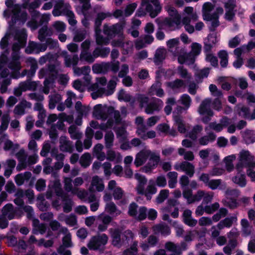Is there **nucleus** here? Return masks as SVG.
<instances>
[{
	"label": "nucleus",
	"mask_w": 255,
	"mask_h": 255,
	"mask_svg": "<svg viewBox=\"0 0 255 255\" xmlns=\"http://www.w3.org/2000/svg\"><path fill=\"white\" fill-rule=\"evenodd\" d=\"M222 181L220 179H211L207 186L212 190H216L217 189H222L225 187V184H222Z\"/></svg>",
	"instance_id": "0e129e2a"
},
{
	"label": "nucleus",
	"mask_w": 255,
	"mask_h": 255,
	"mask_svg": "<svg viewBox=\"0 0 255 255\" xmlns=\"http://www.w3.org/2000/svg\"><path fill=\"white\" fill-rule=\"evenodd\" d=\"M118 79L117 77H114L107 84V79L105 77L97 78L96 83L88 86V90L92 91V98L95 100L103 96H110L112 95L117 86Z\"/></svg>",
	"instance_id": "f03ea898"
},
{
	"label": "nucleus",
	"mask_w": 255,
	"mask_h": 255,
	"mask_svg": "<svg viewBox=\"0 0 255 255\" xmlns=\"http://www.w3.org/2000/svg\"><path fill=\"white\" fill-rule=\"evenodd\" d=\"M93 116L96 119L103 121H106L109 116H111L114 119V124H119L121 122L119 111H115L113 108L102 104H98L94 107Z\"/></svg>",
	"instance_id": "7ed1b4c3"
},
{
	"label": "nucleus",
	"mask_w": 255,
	"mask_h": 255,
	"mask_svg": "<svg viewBox=\"0 0 255 255\" xmlns=\"http://www.w3.org/2000/svg\"><path fill=\"white\" fill-rule=\"evenodd\" d=\"M46 50V45L41 43H37L34 41H30L28 46L25 49L27 54H38L41 52H44Z\"/></svg>",
	"instance_id": "5701e85b"
},
{
	"label": "nucleus",
	"mask_w": 255,
	"mask_h": 255,
	"mask_svg": "<svg viewBox=\"0 0 255 255\" xmlns=\"http://www.w3.org/2000/svg\"><path fill=\"white\" fill-rule=\"evenodd\" d=\"M192 211L190 210H185L183 213V221L189 227H194L197 224V220L193 218Z\"/></svg>",
	"instance_id": "a19ab883"
},
{
	"label": "nucleus",
	"mask_w": 255,
	"mask_h": 255,
	"mask_svg": "<svg viewBox=\"0 0 255 255\" xmlns=\"http://www.w3.org/2000/svg\"><path fill=\"white\" fill-rule=\"evenodd\" d=\"M79 60V56L77 54L73 56L66 55L64 57V63L67 67L72 66L73 68L76 67Z\"/></svg>",
	"instance_id": "8fccbe9b"
},
{
	"label": "nucleus",
	"mask_w": 255,
	"mask_h": 255,
	"mask_svg": "<svg viewBox=\"0 0 255 255\" xmlns=\"http://www.w3.org/2000/svg\"><path fill=\"white\" fill-rule=\"evenodd\" d=\"M147 129L146 127L140 128L138 130H136V133L143 140H146L148 138H153L156 136V132L154 130H149L146 132Z\"/></svg>",
	"instance_id": "79ce46f5"
},
{
	"label": "nucleus",
	"mask_w": 255,
	"mask_h": 255,
	"mask_svg": "<svg viewBox=\"0 0 255 255\" xmlns=\"http://www.w3.org/2000/svg\"><path fill=\"white\" fill-rule=\"evenodd\" d=\"M31 107V103L25 100H22L15 107L13 113L16 116H21L25 114V109L26 108L30 109Z\"/></svg>",
	"instance_id": "c9c22d12"
},
{
	"label": "nucleus",
	"mask_w": 255,
	"mask_h": 255,
	"mask_svg": "<svg viewBox=\"0 0 255 255\" xmlns=\"http://www.w3.org/2000/svg\"><path fill=\"white\" fill-rule=\"evenodd\" d=\"M62 96L56 92L51 93L49 96V108L53 110L55 109L57 104L62 101Z\"/></svg>",
	"instance_id": "c03bdc74"
},
{
	"label": "nucleus",
	"mask_w": 255,
	"mask_h": 255,
	"mask_svg": "<svg viewBox=\"0 0 255 255\" xmlns=\"http://www.w3.org/2000/svg\"><path fill=\"white\" fill-rule=\"evenodd\" d=\"M202 46L198 43H193L191 45V50L189 53L186 52L185 49L182 50L183 54L178 58V62L180 64L186 63L188 65L193 64L197 56L201 51Z\"/></svg>",
	"instance_id": "9d476101"
},
{
	"label": "nucleus",
	"mask_w": 255,
	"mask_h": 255,
	"mask_svg": "<svg viewBox=\"0 0 255 255\" xmlns=\"http://www.w3.org/2000/svg\"><path fill=\"white\" fill-rule=\"evenodd\" d=\"M90 125L91 128L101 129L106 130L108 128H111L114 125V121L112 118H109L106 123L99 125L98 122L92 121L90 122Z\"/></svg>",
	"instance_id": "4c0bfd02"
},
{
	"label": "nucleus",
	"mask_w": 255,
	"mask_h": 255,
	"mask_svg": "<svg viewBox=\"0 0 255 255\" xmlns=\"http://www.w3.org/2000/svg\"><path fill=\"white\" fill-rule=\"evenodd\" d=\"M151 151L148 149H143L139 151L135 156L134 163L136 167L143 165L150 156Z\"/></svg>",
	"instance_id": "cd10ccee"
},
{
	"label": "nucleus",
	"mask_w": 255,
	"mask_h": 255,
	"mask_svg": "<svg viewBox=\"0 0 255 255\" xmlns=\"http://www.w3.org/2000/svg\"><path fill=\"white\" fill-rule=\"evenodd\" d=\"M61 231L63 234H65L62 239L63 246L67 248L71 247L72 246L71 235L69 232L67 228L63 227L61 228Z\"/></svg>",
	"instance_id": "603ef678"
},
{
	"label": "nucleus",
	"mask_w": 255,
	"mask_h": 255,
	"mask_svg": "<svg viewBox=\"0 0 255 255\" xmlns=\"http://www.w3.org/2000/svg\"><path fill=\"white\" fill-rule=\"evenodd\" d=\"M166 86L173 91L183 92L186 87V84L183 80L176 79L174 81L166 83Z\"/></svg>",
	"instance_id": "f704fd0d"
},
{
	"label": "nucleus",
	"mask_w": 255,
	"mask_h": 255,
	"mask_svg": "<svg viewBox=\"0 0 255 255\" xmlns=\"http://www.w3.org/2000/svg\"><path fill=\"white\" fill-rule=\"evenodd\" d=\"M161 9V6L158 0H142L141 6L137 11L136 15L142 16L148 13L151 17L154 18L160 12Z\"/></svg>",
	"instance_id": "0eeeda50"
},
{
	"label": "nucleus",
	"mask_w": 255,
	"mask_h": 255,
	"mask_svg": "<svg viewBox=\"0 0 255 255\" xmlns=\"http://www.w3.org/2000/svg\"><path fill=\"white\" fill-rule=\"evenodd\" d=\"M111 45L113 47H121L122 53L125 55L131 52L133 50V44L132 42L130 40H124L123 36L117 40H113Z\"/></svg>",
	"instance_id": "2eb2a0df"
},
{
	"label": "nucleus",
	"mask_w": 255,
	"mask_h": 255,
	"mask_svg": "<svg viewBox=\"0 0 255 255\" xmlns=\"http://www.w3.org/2000/svg\"><path fill=\"white\" fill-rule=\"evenodd\" d=\"M228 123L226 117H225L220 120V123H217L216 122H212L210 123L209 126L205 128V130L207 131L209 130V128H210L216 132H220L224 128H227Z\"/></svg>",
	"instance_id": "2f4dec72"
},
{
	"label": "nucleus",
	"mask_w": 255,
	"mask_h": 255,
	"mask_svg": "<svg viewBox=\"0 0 255 255\" xmlns=\"http://www.w3.org/2000/svg\"><path fill=\"white\" fill-rule=\"evenodd\" d=\"M212 100L210 98H207L204 100L199 108V112L201 115H206L208 117H204L202 121L204 123H207L210 120V117L213 116V112L210 109Z\"/></svg>",
	"instance_id": "dca6fc26"
},
{
	"label": "nucleus",
	"mask_w": 255,
	"mask_h": 255,
	"mask_svg": "<svg viewBox=\"0 0 255 255\" xmlns=\"http://www.w3.org/2000/svg\"><path fill=\"white\" fill-rule=\"evenodd\" d=\"M137 99L139 103L140 107H145L144 111L148 115L158 112L163 106V101L155 97L152 98L149 102L148 97L143 95H138Z\"/></svg>",
	"instance_id": "423d86ee"
},
{
	"label": "nucleus",
	"mask_w": 255,
	"mask_h": 255,
	"mask_svg": "<svg viewBox=\"0 0 255 255\" xmlns=\"http://www.w3.org/2000/svg\"><path fill=\"white\" fill-rule=\"evenodd\" d=\"M19 85L23 92L26 91H34L37 87L36 83L35 82L29 81L21 82Z\"/></svg>",
	"instance_id": "e2e57ef3"
},
{
	"label": "nucleus",
	"mask_w": 255,
	"mask_h": 255,
	"mask_svg": "<svg viewBox=\"0 0 255 255\" xmlns=\"http://www.w3.org/2000/svg\"><path fill=\"white\" fill-rule=\"evenodd\" d=\"M255 167V158L249 150H242L239 154V161L236 165L237 171H242L245 167Z\"/></svg>",
	"instance_id": "1a4fd4ad"
},
{
	"label": "nucleus",
	"mask_w": 255,
	"mask_h": 255,
	"mask_svg": "<svg viewBox=\"0 0 255 255\" xmlns=\"http://www.w3.org/2000/svg\"><path fill=\"white\" fill-rule=\"evenodd\" d=\"M118 99L120 101H125L126 102H130L132 105L135 103V99L133 98L129 94L127 93L124 90H121L118 94Z\"/></svg>",
	"instance_id": "6e6d98bb"
},
{
	"label": "nucleus",
	"mask_w": 255,
	"mask_h": 255,
	"mask_svg": "<svg viewBox=\"0 0 255 255\" xmlns=\"http://www.w3.org/2000/svg\"><path fill=\"white\" fill-rule=\"evenodd\" d=\"M148 159V161L147 163L142 168L143 171L145 173L150 172L157 166L159 161L160 157L158 155L151 151Z\"/></svg>",
	"instance_id": "4be33fe9"
},
{
	"label": "nucleus",
	"mask_w": 255,
	"mask_h": 255,
	"mask_svg": "<svg viewBox=\"0 0 255 255\" xmlns=\"http://www.w3.org/2000/svg\"><path fill=\"white\" fill-rule=\"evenodd\" d=\"M53 33V31L51 28H49L47 26H43L41 27L38 32V39L41 42H44L46 37L50 36Z\"/></svg>",
	"instance_id": "864d4df0"
},
{
	"label": "nucleus",
	"mask_w": 255,
	"mask_h": 255,
	"mask_svg": "<svg viewBox=\"0 0 255 255\" xmlns=\"http://www.w3.org/2000/svg\"><path fill=\"white\" fill-rule=\"evenodd\" d=\"M237 221V218L236 216L226 218L218 224V228L219 230H222L225 228H230L232 226L233 223Z\"/></svg>",
	"instance_id": "09e8293b"
},
{
	"label": "nucleus",
	"mask_w": 255,
	"mask_h": 255,
	"mask_svg": "<svg viewBox=\"0 0 255 255\" xmlns=\"http://www.w3.org/2000/svg\"><path fill=\"white\" fill-rule=\"evenodd\" d=\"M4 168V176L8 178L13 172L16 166V161L12 159H8L2 162Z\"/></svg>",
	"instance_id": "473e14b6"
},
{
	"label": "nucleus",
	"mask_w": 255,
	"mask_h": 255,
	"mask_svg": "<svg viewBox=\"0 0 255 255\" xmlns=\"http://www.w3.org/2000/svg\"><path fill=\"white\" fill-rule=\"evenodd\" d=\"M183 17L181 24L184 26L185 30L189 33H192L195 30L194 27L190 24L191 21L197 20L198 16L194 8L192 6H186L183 11Z\"/></svg>",
	"instance_id": "6e6552de"
},
{
	"label": "nucleus",
	"mask_w": 255,
	"mask_h": 255,
	"mask_svg": "<svg viewBox=\"0 0 255 255\" xmlns=\"http://www.w3.org/2000/svg\"><path fill=\"white\" fill-rule=\"evenodd\" d=\"M241 230L244 236H248L251 235L253 227L249 221L246 219H243L241 222Z\"/></svg>",
	"instance_id": "4d7b16f0"
},
{
	"label": "nucleus",
	"mask_w": 255,
	"mask_h": 255,
	"mask_svg": "<svg viewBox=\"0 0 255 255\" xmlns=\"http://www.w3.org/2000/svg\"><path fill=\"white\" fill-rule=\"evenodd\" d=\"M218 56L220 60V65L222 68H226L228 64L229 55L227 51L220 50L218 53Z\"/></svg>",
	"instance_id": "bf43d9fd"
},
{
	"label": "nucleus",
	"mask_w": 255,
	"mask_h": 255,
	"mask_svg": "<svg viewBox=\"0 0 255 255\" xmlns=\"http://www.w3.org/2000/svg\"><path fill=\"white\" fill-rule=\"evenodd\" d=\"M112 220V217L108 215L102 213L99 215L97 217L98 231L102 232L107 230L108 226Z\"/></svg>",
	"instance_id": "b1692460"
},
{
	"label": "nucleus",
	"mask_w": 255,
	"mask_h": 255,
	"mask_svg": "<svg viewBox=\"0 0 255 255\" xmlns=\"http://www.w3.org/2000/svg\"><path fill=\"white\" fill-rule=\"evenodd\" d=\"M124 26V24L122 23H117L112 25L105 24L103 26V32L110 39L116 35H119L121 37L123 36Z\"/></svg>",
	"instance_id": "ddd939ff"
},
{
	"label": "nucleus",
	"mask_w": 255,
	"mask_h": 255,
	"mask_svg": "<svg viewBox=\"0 0 255 255\" xmlns=\"http://www.w3.org/2000/svg\"><path fill=\"white\" fill-rule=\"evenodd\" d=\"M105 211L111 215H115L116 216L119 215L121 213V211L117 208L115 204L112 202L106 203Z\"/></svg>",
	"instance_id": "052dcab7"
},
{
	"label": "nucleus",
	"mask_w": 255,
	"mask_h": 255,
	"mask_svg": "<svg viewBox=\"0 0 255 255\" xmlns=\"http://www.w3.org/2000/svg\"><path fill=\"white\" fill-rule=\"evenodd\" d=\"M107 159L111 161H115L118 163L122 160V157L119 152L109 149L107 152Z\"/></svg>",
	"instance_id": "69168bd1"
},
{
	"label": "nucleus",
	"mask_w": 255,
	"mask_h": 255,
	"mask_svg": "<svg viewBox=\"0 0 255 255\" xmlns=\"http://www.w3.org/2000/svg\"><path fill=\"white\" fill-rule=\"evenodd\" d=\"M111 51L109 47L98 46L96 47L92 53V58H90L89 63H93L98 57L102 58H107Z\"/></svg>",
	"instance_id": "412c9836"
},
{
	"label": "nucleus",
	"mask_w": 255,
	"mask_h": 255,
	"mask_svg": "<svg viewBox=\"0 0 255 255\" xmlns=\"http://www.w3.org/2000/svg\"><path fill=\"white\" fill-rule=\"evenodd\" d=\"M73 195H76L77 197L85 201L88 200L89 202H92L96 201L95 195L91 192L89 195L88 193L85 190H80L78 188H74V190L72 193Z\"/></svg>",
	"instance_id": "393cba45"
},
{
	"label": "nucleus",
	"mask_w": 255,
	"mask_h": 255,
	"mask_svg": "<svg viewBox=\"0 0 255 255\" xmlns=\"http://www.w3.org/2000/svg\"><path fill=\"white\" fill-rule=\"evenodd\" d=\"M166 44L169 51L171 52L175 56L178 57V59L183 54L182 50L184 48L181 47L179 45V39L178 38H173L166 42Z\"/></svg>",
	"instance_id": "f3484780"
},
{
	"label": "nucleus",
	"mask_w": 255,
	"mask_h": 255,
	"mask_svg": "<svg viewBox=\"0 0 255 255\" xmlns=\"http://www.w3.org/2000/svg\"><path fill=\"white\" fill-rule=\"evenodd\" d=\"M91 42L89 39H86L81 44V52L80 54V59L81 61H84L89 63L90 58H92V53L90 51Z\"/></svg>",
	"instance_id": "6ab92c4d"
},
{
	"label": "nucleus",
	"mask_w": 255,
	"mask_h": 255,
	"mask_svg": "<svg viewBox=\"0 0 255 255\" xmlns=\"http://www.w3.org/2000/svg\"><path fill=\"white\" fill-rule=\"evenodd\" d=\"M59 197H61L63 203V211L67 213L70 212L73 206L72 200L65 194H63L62 196H59Z\"/></svg>",
	"instance_id": "de8ad7c7"
},
{
	"label": "nucleus",
	"mask_w": 255,
	"mask_h": 255,
	"mask_svg": "<svg viewBox=\"0 0 255 255\" xmlns=\"http://www.w3.org/2000/svg\"><path fill=\"white\" fill-rule=\"evenodd\" d=\"M183 196L187 200L188 204L199 202L203 199L202 203L208 204L213 200L214 193L211 191H205L199 190L195 194H193L191 189L185 188L183 191Z\"/></svg>",
	"instance_id": "20e7f679"
},
{
	"label": "nucleus",
	"mask_w": 255,
	"mask_h": 255,
	"mask_svg": "<svg viewBox=\"0 0 255 255\" xmlns=\"http://www.w3.org/2000/svg\"><path fill=\"white\" fill-rule=\"evenodd\" d=\"M105 186L103 179L98 176H94L92 177L91 185L89 188L90 192H94L95 191L101 192L104 190Z\"/></svg>",
	"instance_id": "bb28decb"
},
{
	"label": "nucleus",
	"mask_w": 255,
	"mask_h": 255,
	"mask_svg": "<svg viewBox=\"0 0 255 255\" xmlns=\"http://www.w3.org/2000/svg\"><path fill=\"white\" fill-rule=\"evenodd\" d=\"M59 148L63 152L71 153L73 151V142L67 136H61L59 138Z\"/></svg>",
	"instance_id": "c756f323"
},
{
	"label": "nucleus",
	"mask_w": 255,
	"mask_h": 255,
	"mask_svg": "<svg viewBox=\"0 0 255 255\" xmlns=\"http://www.w3.org/2000/svg\"><path fill=\"white\" fill-rule=\"evenodd\" d=\"M112 244L114 246L120 247L121 246V231L119 229L111 230Z\"/></svg>",
	"instance_id": "3c124183"
},
{
	"label": "nucleus",
	"mask_w": 255,
	"mask_h": 255,
	"mask_svg": "<svg viewBox=\"0 0 255 255\" xmlns=\"http://www.w3.org/2000/svg\"><path fill=\"white\" fill-rule=\"evenodd\" d=\"M57 71L56 69V67L54 65L51 64L49 65L47 67L41 68L38 72V76L39 78H43L44 77L48 76H51V77H49V79H53L55 75L57 74Z\"/></svg>",
	"instance_id": "c85d7f7f"
},
{
	"label": "nucleus",
	"mask_w": 255,
	"mask_h": 255,
	"mask_svg": "<svg viewBox=\"0 0 255 255\" xmlns=\"http://www.w3.org/2000/svg\"><path fill=\"white\" fill-rule=\"evenodd\" d=\"M223 3L226 10L225 18L226 20L231 21L235 15L234 9L236 7V0H223Z\"/></svg>",
	"instance_id": "aec40b11"
},
{
	"label": "nucleus",
	"mask_w": 255,
	"mask_h": 255,
	"mask_svg": "<svg viewBox=\"0 0 255 255\" xmlns=\"http://www.w3.org/2000/svg\"><path fill=\"white\" fill-rule=\"evenodd\" d=\"M177 74L180 78L186 79L188 81L190 80L192 78L191 73H189L187 70L184 68L183 66H179L177 67Z\"/></svg>",
	"instance_id": "774afa93"
},
{
	"label": "nucleus",
	"mask_w": 255,
	"mask_h": 255,
	"mask_svg": "<svg viewBox=\"0 0 255 255\" xmlns=\"http://www.w3.org/2000/svg\"><path fill=\"white\" fill-rule=\"evenodd\" d=\"M237 175L232 177V180L234 183L238 184L239 186L244 187L247 184L244 172L243 170L242 171H237Z\"/></svg>",
	"instance_id": "49530a36"
},
{
	"label": "nucleus",
	"mask_w": 255,
	"mask_h": 255,
	"mask_svg": "<svg viewBox=\"0 0 255 255\" xmlns=\"http://www.w3.org/2000/svg\"><path fill=\"white\" fill-rule=\"evenodd\" d=\"M214 8L213 5L209 2H205L202 7V12L203 14V19L204 20H211L214 17H216L217 13L212 12Z\"/></svg>",
	"instance_id": "72a5a7b5"
},
{
	"label": "nucleus",
	"mask_w": 255,
	"mask_h": 255,
	"mask_svg": "<svg viewBox=\"0 0 255 255\" xmlns=\"http://www.w3.org/2000/svg\"><path fill=\"white\" fill-rule=\"evenodd\" d=\"M134 178L138 181L136 187V190L138 194L144 195L146 199L150 200L152 198V195L157 192V189L154 184L153 180H150L148 185L146 189H144V186L147 182V179L144 176L139 173H136L134 175Z\"/></svg>",
	"instance_id": "39448f33"
},
{
	"label": "nucleus",
	"mask_w": 255,
	"mask_h": 255,
	"mask_svg": "<svg viewBox=\"0 0 255 255\" xmlns=\"http://www.w3.org/2000/svg\"><path fill=\"white\" fill-rule=\"evenodd\" d=\"M242 135L246 143L250 144L255 142V132L254 130L246 129L243 132Z\"/></svg>",
	"instance_id": "5fc2aeb1"
},
{
	"label": "nucleus",
	"mask_w": 255,
	"mask_h": 255,
	"mask_svg": "<svg viewBox=\"0 0 255 255\" xmlns=\"http://www.w3.org/2000/svg\"><path fill=\"white\" fill-rule=\"evenodd\" d=\"M30 172L26 171L24 173L17 174L14 177V181L17 186H21L25 182L28 181L31 177Z\"/></svg>",
	"instance_id": "a18cd8bd"
},
{
	"label": "nucleus",
	"mask_w": 255,
	"mask_h": 255,
	"mask_svg": "<svg viewBox=\"0 0 255 255\" xmlns=\"http://www.w3.org/2000/svg\"><path fill=\"white\" fill-rule=\"evenodd\" d=\"M5 4L8 7H12L13 14L11 17L12 23H15L17 21L20 20L24 22L27 18V13L25 11H21V6L18 4H14V0H6Z\"/></svg>",
	"instance_id": "9b49d317"
},
{
	"label": "nucleus",
	"mask_w": 255,
	"mask_h": 255,
	"mask_svg": "<svg viewBox=\"0 0 255 255\" xmlns=\"http://www.w3.org/2000/svg\"><path fill=\"white\" fill-rule=\"evenodd\" d=\"M96 42L98 45H108L110 40L109 37H104L101 34L100 27H95Z\"/></svg>",
	"instance_id": "37998d69"
},
{
	"label": "nucleus",
	"mask_w": 255,
	"mask_h": 255,
	"mask_svg": "<svg viewBox=\"0 0 255 255\" xmlns=\"http://www.w3.org/2000/svg\"><path fill=\"white\" fill-rule=\"evenodd\" d=\"M178 102L185 109H188L191 105V98L187 94H182L179 98Z\"/></svg>",
	"instance_id": "338daca9"
},
{
	"label": "nucleus",
	"mask_w": 255,
	"mask_h": 255,
	"mask_svg": "<svg viewBox=\"0 0 255 255\" xmlns=\"http://www.w3.org/2000/svg\"><path fill=\"white\" fill-rule=\"evenodd\" d=\"M174 168L177 171L185 172L190 177H193L195 173L194 166L191 163L186 161L176 163Z\"/></svg>",
	"instance_id": "a211bd4d"
},
{
	"label": "nucleus",
	"mask_w": 255,
	"mask_h": 255,
	"mask_svg": "<svg viewBox=\"0 0 255 255\" xmlns=\"http://www.w3.org/2000/svg\"><path fill=\"white\" fill-rule=\"evenodd\" d=\"M112 14L109 12H102L97 14L95 21V27H100L102 21L107 18L110 17Z\"/></svg>",
	"instance_id": "13d9d810"
},
{
	"label": "nucleus",
	"mask_w": 255,
	"mask_h": 255,
	"mask_svg": "<svg viewBox=\"0 0 255 255\" xmlns=\"http://www.w3.org/2000/svg\"><path fill=\"white\" fill-rule=\"evenodd\" d=\"M148 93L150 95H156L160 98L164 95V91L161 88V83L158 80H156L151 86Z\"/></svg>",
	"instance_id": "ea45409f"
},
{
	"label": "nucleus",
	"mask_w": 255,
	"mask_h": 255,
	"mask_svg": "<svg viewBox=\"0 0 255 255\" xmlns=\"http://www.w3.org/2000/svg\"><path fill=\"white\" fill-rule=\"evenodd\" d=\"M1 217L10 220L18 218L21 216L20 211L18 208H15L11 204L8 203L4 206L1 210Z\"/></svg>",
	"instance_id": "4468645a"
},
{
	"label": "nucleus",
	"mask_w": 255,
	"mask_h": 255,
	"mask_svg": "<svg viewBox=\"0 0 255 255\" xmlns=\"http://www.w3.org/2000/svg\"><path fill=\"white\" fill-rule=\"evenodd\" d=\"M110 70V62L96 63L92 66V71L95 74H105Z\"/></svg>",
	"instance_id": "58836bf2"
},
{
	"label": "nucleus",
	"mask_w": 255,
	"mask_h": 255,
	"mask_svg": "<svg viewBox=\"0 0 255 255\" xmlns=\"http://www.w3.org/2000/svg\"><path fill=\"white\" fill-rule=\"evenodd\" d=\"M173 120L178 131L182 133H185L186 129L182 118L179 115H175L173 116Z\"/></svg>",
	"instance_id": "680f3d73"
},
{
	"label": "nucleus",
	"mask_w": 255,
	"mask_h": 255,
	"mask_svg": "<svg viewBox=\"0 0 255 255\" xmlns=\"http://www.w3.org/2000/svg\"><path fill=\"white\" fill-rule=\"evenodd\" d=\"M219 41V38L216 32L210 33L204 42V51L211 52L214 45Z\"/></svg>",
	"instance_id": "7c9ffc66"
},
{
	"label": "nucleus",
	"mask_w": 255,
	"mask_h": 255,
	"mask_svg": "<svg viewBox=\"0 0 255 255\" xmlns=\"http://www.w3.org/2000/svg\"><path fill=\"white\" fill-rule=\"evenodd\" d=\"M181 25V19H179V22L176 21V19L171 18H166L161 24V28L165 30H173L176 28H179Z\"/></svg>",
	"instance_id": "a878e982"
},
{
	"label": "nucleus",
	"mask_w": 255,
	"mask_h": 255,
	"mask_svg": "<svg viewBox=\"0 0 255 255\" xmlns=\"http://www.w3.org/2000/svg\"><path fill=\"white\" fill-rule=\"evenodd\" d=\"M26 31L24 29L18 31L15 36V40L12 47L11 57L7 61V67L11 70L10 72L8 69H3L0 72V78L18 79L20 77L19 71L21 68L20 62V49L23 47L26 43Z\"/></svg>",
	"instance_id": "f257e3e1"
},
{
	"label": "nucleus",
	"mask_w": 255,
	"mask_h": 255,
	"mask_svg": "<svg viewBox=\"0 0 255 255\" xmlns=\"http://www.w3.org/2000/svg\"><path fill=\"white\" fill-rule=\"evenodd\" d=\"M152 230L155 234H160L164 236H167L171 233L170 228L164 223L155 225L152 227Z\"/></svg>",
	"instance_id": "e433bc0d"
},
{
	"label": "nucleus",
	"mask_w": 255,
	"mask_h": 255,
	"mask_svg": "<svg viewBox=\"0 0 255 255\" xmlns=\"http://www.w3.org/2000/svg\"><path fill=\"white\" fill-rule=\"evenodd\" d=\"M108 241V237L105 234L95 236L90 239L87 247L90 250H103Z\"/></svg>",
	"instance_id": "f8f14e48"
}]
</instances>
